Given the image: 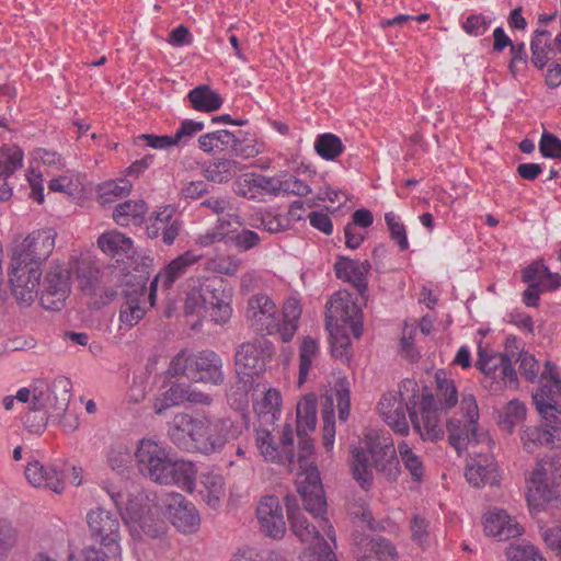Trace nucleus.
<instances>
[{"instance_id": "obj_1", "label": "nucleus", "mask_w": 561, "mask_h": 561, "mask_svg": "<svg viewBox=\"0 0 561 561\" xmlns=\"http://www.w3.org/2000/svg\"><path fill=\"white\" fill-rule=\"evenodd\" d=\"M241 432V425L230 419L211 421L208 416H193L188 413H178L168 428L170 439L179 448L207 456L220 453Z\"/></svg>"}, {"instance_id": "obj_2", "label": "nucleus", "mask_w": 561, "mask_h": 561, "mask_svg": "<svg viewBox=\"0 0 561 561\" xmlns=\"http://www.w3.org/2000/svg\"><path fill=\"white\" fill-rule=\"evenodd\" d=\"M351 466L353 478L363 490L373 485V468L389 481H396L401 473L397 449L390 437H367L365 447L352 449Z\"/></svg>"}, {"instance_id": "obj_3", "label": "nucleus", "mask_w": 561, "mask_h": 561, "mask_svg": "<svg viewBox=\"0 0 561 561\" xmlns=\"http://www.w3.org/2000/svg\"><path fill=\"white\" fill-rule=\"evenodd\" d=\"M539 381L540 387L533 394V400L543 425L534 434V442L561 448V379L556 367L547 363Z\"/></svg>"}, {"instance_id": "obj_4", "label": "nucleus", "mask_w": 561, "mask_h": 561, "mask_svg": "<svg viewBox=\"0 0 561 561\" xmlns=\"http://www.w3.org/2000/svg\"><path fill=\"white\" fill-rule=\"evenodd\" d=\"M327 329L330 332L332 356L341 360H348L351 337L348 327L355 337L363 332V312L351 299L350 295H334L327 305Z\"/></svg>"}, {"instance_id": "obj_5", "label": "nucleus", "mask_w": 561, "mask_h": 561, "mask_svg": "<svg viewBox=\"0 0 561 561\" xmlns=\"http://www.w3.org/2000/svg\"><path fill=\"white\" fill-rule=\"evenodd\" d=\"M298 454L295 455V469L300 470L296 480L297 491L301 496L305 510L318 516L325 508V496L318 468L310 461L313 454V442L308 434L298 435Z\"/></svg>"}, {"instance_id": "obj_6", "label": "nucleus", "mask_w": 561, "mask_h": 561, "mask_svg": "<svg viewBox=\"0 0 561 561\" xmlns=\"http://www.w3.org/2000/svg\"><path fill=\"white\" fill-rule=\"evenodd\" d=\"M221 367V358L213 351H203L198 354L181 351L171 360L169 373L194 382L219 385L224 380Z\"/></svg>"}, {"instance_id": "obj_7", "label": "nucleus", "mask_w": 561, "mask_h": 561, "mask_svg": "<svg viewBox=\"0 0 561 561\" xmlns=\"http://www.w3.org/2000/svg\"><path fill=\"white\" fill-rule=\"evenodd\" d=\"M463 420L449 419L446 423L450 445L461 451L469 444H485L491 447L492 439L488 432L479 428V408L473 394H463L461 399Z\"/></svg>"}, {"instance_id": "obj_8", "label": "nucleus", "mask_w": 561, "mask_h": 561, "mask_svg": "<svg viewBox=\"0 0 561 561\" xmlns=\"http://www.w3.org/2000/svg\"><path fill=\"white\" fill-rule=\"evenodd\" d=\"M531 483L535 490H528V510L530 512L537 510V505L533 504V500H543L546 508L558 512V499H552L550 486H561V453L552 456H545L537 462L531 476Z\"/></svg>"}, {"instance_id": "obj_9", "label": "nucleus", "mask_w": 561, "mask_h": 561, "mask_svg": "<svg viewBox=\"0 0 561 561\" xmlns=\"http://www.w3.org/2000/svg\"><path fill=\"white\" fill-rule=\"evenodd\" d=\"M274 353L271 341L261 336L238 346L234 356L236 373L247 386L266 369V363Z\"/></svg>"}, {"instance_id": "obj_10", "label": "nucleus", "mask_w": 561, "mask_h": 561, "mask_svg": "<svg viewBox=\"0 0 561 561\" xmlns=\"http://www.w3.org/2000/svg\"><path fill=\"white\" fill-rule=\"evenodd\" d=\"M287 518L293 533L301 542L312 546L313 558L310 561H337L333 548L320 535V531L313 526L300 508L296 505V500L286 496Z\"/></svg>"}, {"instance_id": "obj_11", "label": "nucleus", "mask_w": 561, "mask_h": 561, "mask_svg": "<svg viewBox=\"0 0 561 561\" xmlns=\"http://www.w3.org/2000/svg\"><path fill=\"white\" fill-rule=\"evenodd\" d=\"M135 458L138 470L142 476L157 483L167 481L172 457L164 444L144 438L138 444Z\"/></svg>"}, {"instance_id": "obj_12", "label": "nucleus", "mask_w": 561, "mask_h": 561, "mask_svg": "<svg viewBox=\"0 0 561 561\" xmlns=\"http://www.w3.org/2000/svg\"><path fill=\"white\" fill-rule=\"evenodd\" d=\"M119 513H113L103 507L91 510L87 514V523L91 537L100 542L111 557L121 559V523Z\"/></svg>"}, {"instance_id": "obj_13", "label": "nucleus", "mask_w": 561, "mask_h": 561, "mask_svg": "<svg viewBox=\"0 0 561 561\" xmlns=\"http://www.w3.org/2000/svg\"><path fill=\"white\" fill-rule=\"evenodd\" d=\"M256 446L265 460L279 463L293 471L295 469L294 433L290 425H285L278 440L268 428H256Z\"/></svg>"}, {"instance_id": "obj_14", "label": "nucleus", "mask_w": 561, "mask_h": 561, "mask_svg": "<svg viewBox=\"0 0 561 561\" xmlns=\"http://www.w3.org/2000/svg\"><path fill=\"white\" fill-rule=\"evenodd\" d=\"M416 400L407 402V410L415 431L423 440H439L444 437L445 430L440 420V410L432 393H423L421 399V416L416 412Z\"/></svg>"}, {"instance_id": "obj_15", "label": "nucleus", "mask_w": 561, "mask_h": 561, "mask_svg": "<svg viewBox=\"0 0 561 561\" xmlns=\"http://www.w3.org/2000/svg\"><path fill=\"white\" fill-rule=\"evenodd\" d=\"M247 321L261 335H272L280 330V317L275 302L267 295H254L248 301Z\"/></svg>"}, {"instance_id": "obj_16", "label": "nucleus", "mask_w": 561, "mask_h": 561, "mask_svg": "<svg viewBox=\"0 0 561 561\" xmlns=\"http://www.w3.org/2000/svg\"><path fill=\"white\" fill-rule=\"evenodd\" d=\"M478 368L485 375V381L492 379L490 389L499 390L502 387L515 388L517 375L511 364V359L501 353L488 354L479 347Z\"/></svg>"}, {"instance_id": "obj_17", "label": "nucleus", "mask_w": 561, "mask_h": 561, "mask_svg": "<svg viewBox=\"0 0 561 561\" xmlns=\"http://www.w3.org/2000/svg\"><path fill=\"white\" fill-rule=\"evenodd\" d=\"M42 271L37 265L32 266L26 261L14 260L11 256V266L9 271V282L11 284L12 294L24 305H30L34 299L39 286Z\"/></svg>"}, {"instance_id": "obj_18", "label": "nucleus", "mask_w": 561, "mask_h": 561, "mask_svg": "<svg viewBox=\"0 0 561 561\" xmlns=\"http://www.w3.org/2000/svg\"><path fill=\"white\" fill-rule=\"evenodd\" d=\"M70 273L60 265H55L47 272L43 290L41 294V305L47 310L58 311L65 306V301L70 293Z\"/></svg>"}, {"instance_id": "obj_19", "label": "nucleus", "mask_w": 561, "mask_h": 561, "mask_svg": "<svg viewBox=\"0 0 561 561\" xmlns=\"http://www.w3.org/2000/svg\"><path fill=\"white\" fill-rule=\"evenodd\" d=\"M55 247V234L51 231H34L18 244L12 255L14 260L26 261L32 266L41 265L51 254Z\"/></svg>"}, {"instance_id": "obj_20", "label": "nucleus", "mask_w": 561, "mask_h": 561, "mask_svg": "<svg viewBox=\"0 0 561 561\" xmlns=\"http://www.w3.org/2000/svg\"><path fill=\"white\" fill-rule=\"evenodd\" d=\"M260 530L273 539H282L286 534V520L280 501L275 495L263 496L256 506Z\"/></svg>"}, {"instance_id": "obj_21", "label": "nucleus", "mask_w": 561, "mask_h": 561, "mask_svg": "<svg viewBox=\"0 0 561 561\" xmlns=\"http://www.w3.org/2000/svg\"><path fill=\"white\" fill-rule=\"evenodd\" d=\"M199 290L205 297L206 312L215 323H226L232 313L230 297L225 291L224 282L219 278L199 280Z\"/></svg>"}, {"instance_id": "obj_22", "label": "nucleus", "mask_w": 561, "mask_h": 561, "mask_svg": "<svg viewBox=\"0 0 561 561\" xmlns=\"http://www.w3.org/2000/svg\"><path fill=\"white\" fill-rule=\"evenodd\" d=\"M164 505L173 526L183 534H191L198 529L199 514L194 504L184 495L175 492L167 493Z\"/></svg>"}, {"instance_id": "obj_23", "label": "nucleus", "mask_w": 561, "mask_h": 561, "mask_svg": "<svg viewBox=\"0 0 561 561\" xmlns=\"http://www.w3.org/2000/svg\"><path fill=\"white\" fill-rule=\"evenodd\" d=\"M561 287V275L551 272L543 262L528 265V307H536L540 295Z\"/></svg>"}, {"instance_id": "obj_24", "label": "nucleus", "mask_w": 561, "mask_h": 561, "mask_svg": "<svg viewBox=\"0 0 561 561\" xmlns=\"http://www.w3.org/2000/svg\"><path fill=\"white\" fill-rule=\"evenodd\" d=\"M354 553L357 561H396L397 551L392 543L382 537L353 534Z\"/></svg>"}, {"instance_id": "obj_25", "label": "nucleus", "mask_w": 561, "mask_h": 561, "mask_svg": "<svg viewBox=\"0 0 561 561\" xmlns=\"http://www.w3.org/2000/svg\"><path fill=\"white\" fill-rule=\"evenodd\" d=\"M484 533L500 541H510L523 536L525 529L514 517L503 510H491L483 515Z\"/></svg>"}, {"instance_id": "obj_26", "label": "nucleus", "mask_w": 561, "mask_h": 561, "mask_svg": "<svg viewBox=\"0 0 561 561\" xmlns=\"http://www.w3.org/2000/svg\"><path fill=\"white\" fill-rule=\"evenodd\" d=\"M180 230L181 221L175 217V208L171 205L161 207L147 227L150 238H161L167 245L173 244Z\"/></svg>"}, {"instance_id": "obj_27", "label": "nucleus", "mask_w": 561, "mask_h": 561, "mask_svg": "<svg viewBox=\"0 0 561 561\" xmlns=\"http://www.w3.org/2000/svg\"><path fill=\"white\" fill-rule=\"evenodd\" d=\"M370 271V263L340 256L334 264V272L337 278L351 283L356 290L364 295L368 288L367 274Z\"/></svg>"}, {"instance_id": "obj_28", "label": "nucleus", "mask_w": 561, "mask_h": 561, "mask_svg": "<svg viewBox=\"0 0 561 561\" xmlns=\"http://www.w3.org/2000/svg\"><path fill=\"white\" fill-rule=\"evenodd\" d=\"M71 380L67 377H56L51 382L47 380V391L45 397L47 401L45 410L51 417L62 416L69 405L71 398Z\"/></svg>"}, {"instance_id": "obj_29", "label": "nucleus", "mask_w": 561, "mask_h": 561, "mask_svg": "<svg viewBox=\"0 0 561 561\" xmlns=\"http://www.w3.org/2000/svg\"><path fill=\"white\" fill-rule=\"evenodd\" d=\"M199 256L195 255L193 252L187 251L174 260H172L163 270H161L150 286L149 299L151 305H153L156 293L154 288L158 283H160L164 288H169L178 278H180L186 272L187 267L195 264L198 261Z\"/></svg>"}, {"instance_id": "obj_30", "label": "nucleus", "mask_w": 561, "mask_h": 561, "mask_svg": "<svg viewBox=\"0 0 561 561\" xmlns=\"http://www.w3.org/2000/svg\"><path fill=\"white\" fill-rule=\"evenodd\" d=\"M467 481L476 488L495 485L499 483L497 466L488 455H478L466 469Z\"/></svg>"}, {"instance_id": "obj_31", "label": "nucleus", "mask_w": 561, "mask_h": 561, "mask_svg": "<svg viewBox=\"0 0 561 561\" xmlns=\"http://www.w3.org/2000/svg\"><path fill=\"white\" fill-rule=\"evenodd\" d=\"M125 302L121 307L119 322L121 328L130 329L136 325L146 314V310L140 306L141 299L146 297L145 287L134 288L124 291Z\"/></svg>"}, {"instance_id": "obj_32", "label": "nucleus", "mask_w": 561, "mask_h": 561, "mask_svg": "<svg viewBox=\"0 0 561 561\" xmlns=\"http://www.w3.org/2000/svg\"><path fill=\"white\" fill-rule=\"evenodd\" d=\"M416 389L417 383L414 380L405 379L401 382L399 391H388L385 393L378 403L380 415L389 414L390 411L402 403L407 407V402L415 400Z\"/></svg>"}, {"instance_id": "obj_33", "label": "nucleus", "mask_w": 561, "mask_h": 561, "mask_svg": "<svg viewBox=\"0 0 561 561\" xmlns=\"http://www.w3.org/2000/svg\"><path fill=\"white\" fill-rule=\"evenodd\" d=\"M168 471L169 477L167 481H161L160 484H179L190 492L193 491L197 473L196 467L193 462L186 460H174L172 458Z\"/></svg>"}, {"instance_id": "obj_34", "label": "nucleus", "mask_w": 561, "mask_h": 561, "mask_svg": "<svg viewBox=\"0 0 561 561\" xmlns=\"http://www.w3.org/2000/svg\"><path fill=\"white\" fill-rule=\"evenodd\" d=\"M99 248L113 257L129 256L133 253V241L118 231L103 233L98 239Z\"/></svg>"}, {"instance_id": "obj_35", "label": "nucleus", "mask_w": 561, "mask_h": 561, "mask_svg": "<svg viewBox=\"0 0 561 561\" xmlns=\"http://www.w3.org/2000/svg\"><path fill=\"white\" fill-rule=\"evenodd\" d=\"M297 435L313 432L317 425V398L314 394L305 396L297 404Z\"/></svg>"}, {"instance_id": "obj_36", "label": "nucleus", "mask_w": 561, "mask_h": 561, "mask_svg": "<svg viewBox=\"0 0 561 561\" xmlns=\"http://www.w3.org/2000/svg\"><path fill=\"white\" fill-rule=\"evenodd\" d=\"M203 500L211 508H217L225 495V480L220 473L205 472L201 476Z\"/></svg>"}, {"instance_id": "obj_37", "label": "nucleus", "mask_w": 561, "mask_h": 561, "mask_svg": "<svg viewBox=\"0 0 561 561\" xmlns=\"http://www.w3.org/2000/svg\"><path fill=\"white\" fill-rule=\"evenodd\" d=\"M239 171L241 164L238 161L220 158L206 165L204 176L207 181L220 184L230 181Z\"/></svg>"}, {"instance_id": "obj_38", "label": "nucleus", "mask_w": 561, "mask_h": 561, "mask_svg": "<svg viewBox=\"0 0 561 561\" xmlns=\"http://www.w3.org/2000/svg\"><path fill=\"white\" fill-rule=\"evenodd\" d=\"M146 213L147 205L142 199L126 201L114 208L113 219L117 225L126 227L141 221Z\"/></svg>"}, {"instance_id": "obj_39", "label": "nucleus", "mask_w": 561, "mask_h": 561, "mask_svg": "<svg viewBox=\"0 0 561 561\" xmlns=\"http://www.w3.org/2000/svg\"><path fill=\"white\" fill-rule=\"evenodd\" d=\"M187 98L193 108L201 112H214L222 105L220 95L205 84L191 90Z\"/></svg>"}, {"instance_id": "obj_40", "label": "nucleus", "mask_w": 561, "mask_h": 561, "mask_svg": "<svg viewBox=\"0 0 561 561\" xmlns=\"http://www.w3.org/2000/svg\"><path fill=\"white\" fill-rule=\"evenodd\" d=\"M301 316V308L295 298L288 299L283 307V318L280 319V339L287 343L293 340Z\"/></svg>"}, {"instance_id": "obj_41", "label": "nucleus", "mask_w": 561, "mask_h": 561, "mask_svg": "<svg viewBox=\"0 0 561 561\" xmlns=\"http://www.w3.org/2000/svg\"><path fill=\"white\" fill-rule=\"evenodd\" d=\"M282 403L280 392L276 389H268L263 399L255 405V411L260 417V425L274 424L279 415Z\"/></svg>"}, {"instance_id": "obj_42", "label": "nucleus", "mask_w": 561, "mask_h": 561, "mask_svg": "<svg viewBox=\"0 0 561 561\" xmlns=\"http://www.w3.org/2000/svg\"><path fill=\"white\" fill-rule=\"evenodd\" d=\"M398 453L412 480L421 482L425 472V467L421 456L417 455L407 442H401L398 445Z\"/></svg>"}, {"instance_id": "obj_43", "label": "nucleus", "mask_w": 561, "mask_h": 561, "mask_svg": "<svg viewBox=\"0 0 561 561\" xmlns=\"http://www.w3.org/2000/svg\"><path fill=\"white\" fill-rule=\"evenodd\" d=\"M234 133L227 129H220L213 133H207L198 138V146L204 152H213L215 150H231Z\"/></svg>"}, {"instance_id": "obj_44", "label": "nucleus", "mask_w": 561, "mask_h": 561, "mask_svg": "<svg viewBox=\"0 0 561 561\" xmlns=\"http://www.w3.org/2000/svg\"><path fill=\"white\" fill-rule=\"evenodd\" d=\"M131 184L125 179L107 181L99 185L98 198L102 205L113 203L117 198L129 194Z\"/></svg>"}, {"instance_id": "obj_45", "label": "nucleus", "mask_w": 561, "mask_h": 561, "mask_svg": "<svg viewBox=\"0 0 561 561\" xmlns=\"http://www.w3.org/2000/svg\"><path fill=\"white\" fill-rule=\"evenodd\" d=\"M436 394L434 396L437 407L440 410H449L458 402V391L453 380L436 374Z\"/></svg>"}, {"instance_id": "obj_46", "label": "nucleus", "mask_w": 561, "mask_h": 561, "mask_svg": "<svg viewBox=\"0 0 561 561\" xmlns=\"http://www.w3.org/2000/svg\"><path fill=\"white\" fill-rule=\"evenodd\" d=\"M316 152L325 160H334L344 150L340 137L331 133L319 135L314 141Z\"/></svg>"}, {"instance_id": "obj_47", "label": "nucleus", "mask_w": 561, "mask_h": 561, "mask_svg": "<svg viewBox=\"0 0 561 561\" xmlns=\"http://www.w3.org/2000/svg\"><path fill=\"white\" fill-rule=\"evenodd\" d=\"M23 151L19 147H2L0 149V179L4 180L22 167Z\"/></svg>"}, {"instance_id": "obj_48", "label": "nucleus", "mask_w": 561, "mask_h": 561, "mask_svg": "<svg viewBox=\"0 0 561 561\" xmlns=\"http://www.w3.org/2000/svg\"><path fill=\"white\" fill-rule=\"evenodd\" d=\"M186 389L182 385H172L167 391L154 400L153 409L159 415L171 407L180 405L185 401Z\"/></svg>"}, {"instance_id": "obj_49", "label": "nucleus", "mask_w": 561, "mask_h": 561, "mask_svg": "<svg viewBox=\"0 0 561 561\" xmlns=\"http://www.w3.org/2000/svg\"><path fill=\"white\" fill-rule=\"evenodd\" d=\"M45 391H47V380L36 379L31 383L30 387H23L19 389L14 398L19 402L41 407L42 402L45 400L47 401Z\"/></svg>"}, {"instance_id": "obj_50", "label": "nucleus", "mask_w": 561, "mask_h": 561, "mask_svg": "<svg viewBox=\"0 0 561 561\" xmlns=\"http://www.w3.org/2000/svg\"><path fill=\"white\" fill-rule=\"evenodd\" d=\"M319 352L318 342L312 337H306L302 341L300 347V364H299V378L298 383L302 385L308 377L312 360L316 358Z\"/></svg>"}, {"instance_id": "obj_51", "label": "nucleus", "mask_w": 561, "mask_h": 561, "mask_svg": "<svg viewBox=\"0 0 561 561\" xmlns=\"http://www.w3.org/2000/svg\"><path fill=\"white\" fill-rule=\"evenodd\" d=\"M42 402L41 407L28 405L27 412L23 415L22 420L26 428L32 433H41L45 430L50 415L44 409L46 405Z\"/></svg>"}, {"instance_id": "obj_52", "label": "nucleus", "mask_w": 561, "mask_h": 561, "mask_svg": "<svg viewBox=\"0 0 561 561\" xmlns=\"http://www.w3.org/2000/svg\"><path fill=\"white\" fill-rule=\"evenodd\" d=\"M325 407L322 411V443L327 451L332 450L335 438V421L333 411V399L327 398Z\"/></svg>"}, {"instance_id": "obj_53", "label": "nucleus", "mask_w": 561, "mask_h": 561, "mask_svg": "<svg viewBox=\"0 0 561 561\" xmlns=\"http://www.w3.org/2000/svg\"><path fill=\"white\" fill-rule=\"evenodd\" d=\"M202 207L208 208L213 214L226 219L233 220L236 224H240L239 216L231 213L232 206L228 198L220 196H210L201 203Z\"/></svg>"}, {"instance_id": "obj_54", "label": "nucleus", "mask_w": 561, "mask_h": 561, "mask_svg": "<svg viewBox=\"0 0 561 561\" xmlns=\"http://www.w3.org/2000/svg\"><path fill=\"white\" fill-rule=\"evenodd\" d=\"M231 146V152L233 156L250 159L254 158L263 151V145L257 142H245V138L243 137L241 131H238L234 135V138Z\"/></svg>"}, {"instance_id": "obj_55", "label": "nucleus", "mask_w": 561, "mask_h": 561, "mask_svg": "<svg viewBox=\"0 0 561 561\" xmlns=\"http://www.w3.org/2000/svg\"><path fill=\"white\" fill-rule=\"evenodd\" d=\"M206 311L205 297L202 290H199V279L194 280L190 286L188 291L184 300V312L185 314H199L202 311Z\"/></svg>"}, {"instance_id": "obj_56", "label": "nucleus", "mask_w": 561, "mask_h": 561, "mask_svg": "<svg viewBox=\"0 0 561 561\" xmlns=\"http://www.w3.org/2000/svg\"><path fill=\"white\" fill-rule=\"evenodd\" d=\"M387 227L390 231L391 239L397 242L399 249L404 251L409 248L407 230L400 218L392 211L385 215Z\"/></svg>"}, {"instance_id": "obj_57", "label": "nucleus", "mask_w": 561, "mask_h": 561, "mask_svg": "<svg viewBox=\"0 0 561 561\" xmlns=\"http://www.w3.org/2000/svg\"><path fill=\"white\" fill-rule=\"evenodd\" d=\"M107 461L111 468L118 473H124L129 468L131 456L127 447L114 446L107 454Z\"/></svg>"}, {"instance_id": "obj_58", "label": "nucleus", "mask_w": 561, "mask_h": 561, "mask_svg": "<svg viewBox=\"0 0 561 561\" xmlns=\"http://www.w3.org/2000/svg\"><path fill=\"white\" fill-rule=\"evenodd\" d=\"M280 194L307 196L311 192L308 184L288 173L280 174Z\"/></svg>"}, {"instance_id": "obj_59", "label": "nucleus", "mask_w": 561, "mask_h": 561, "mask_svg": "<svg viewBox=\"0 0 561 561\" xmlns=\"http://www.w3.org/2000/svg\"><path fill=\"white\" fill-rule=\"evenodd\" d=\"M43 485L49 490L61 493L64 490V480L67 478L65 469L58 468L57 466H44L43 472Z\"/></svg>"}, {"instance_id": "obj_60", "label": "nucleus", "mask_w": 561, "mask_h": 561, "mask_svg": "<svg viewBox=\"0 0 561 561\" xmlns=\"http://www.w3.org/2000/svg\"><path fill=\"white\" fill-rule=\"evenodd\" d=\"M405 412H408V410L405 409L404 403H402L390 411L389 414H382L381 416L396 433L404 435L409 432V423Z\"/></svg>"}, {"instance_id": "obj_61", "label": "nucleus", "mask_w": 561, "mask_h": 561, "mask_svg": "<svg viewBox=\"0 0 561 561\" xmlns=\"http://www.w3.org/2000/svg\"><path fill=\"white\" fill-rule=\"evenodd\" d=\"M526 409L524 403L512 400L507 403L503 412L502 424L511 432L513 427L524 420Z\"/></svg>"}, {"instance_id": "obj_62", "label": "nucleus", "mask_w": 561, "mask_h": 561, "mask_svg": "<svg viewBox=\"0 0 561 561\" xmlns=\"http://www.w3.org/2000/svg\"><path fill=\"white\" fill-rule=\"evenodd\" d=\"M335 399L339 409V419L346 421L350 414L351 399L350 389L346 380H339L335 385Z\"/></svg>"}, {"instance_id": "obj_63", "label": "nucleus", "mask_w": 561, "mask_h": 561, "mask_svg": "<svg viewBox=\"0 0 561 561\" xmlns=\"http://www.w3.org/2000/svg\"><path fill=\"white\" fill-rule=\"evenodd\" d=\"M491 21L483 14L469 15L462 23L463 31L471 36H481L490 27Z\"/></svg>"}, {"instance_id": "obj_64", "label": "nucleus", "mask_w": 561, "mask_h": 561, "mask_svg": "<svg viewBox=\"0 0 561 561\" xmlns=\"http://www.w3.org/2000/svg\"><path fill=\"white\" fill-rule=\"evenodd\" d=\"M507 542L504 550L505 561H526V538L524 535L514 537Z\"/></svg>"}]
</instances>
